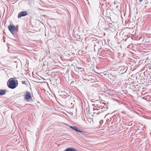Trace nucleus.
<instances>
[{"label":"nucleus","instance_id":"nucleus-1","mask_svg":"<svg viewBox=\"0 0 151 151\" xmlns=\"http://www.w3.org/2000/svg\"><path fill=\"white\" fill-rule=\"evenodd\" d=\"M18 85V82L17 80L13 78H10V88L14 89Z\"/></svg>","mask_w":151,"mask_h":151},{"label":"nucleus","instance_id":"nucleus-2","mask_svg":"<svg viewBox=\"0 0 151 151\" xmlns=\"http://www.w3.org/2000/svg\"><path fill=\"white\" fill-rule=\"evenodd\" d=\"M18 30V28L13 25H10V32L14 37L16 36V33Z\"/></svg>","mask_w":151,"mask_h":151},{"label":"nucleus","instance_id":"nucleus-3","mask_svg":"<svg viewBox=\"0 0 151 151\" xmlns=\"http://www.w3.org/2000/svg\"><path fill=\"white\" fill-rule=\"evenodd\" d=\"M24 98L27 101H29L32 99L31 93L29 92H27L24 95Z\"/></svg>","mask_w":151,"mask_h":151},{"label":"nucleus","instance_id":"nucleus-4","mask_svg":"<svg viewBox=\"0 0 151 151\" xmlns=\"http://www.w3.org/2000/svg\"><path fill=\"white\" fill-rule=\"evenodd\" d=\"M70 128L72 129L73 130L75 131L76 132H78L80 133H81L82 134H84V132L82 131H80L78 130V128L76 127L70 126Z\"/></svg>","mask_w":151,"mask_h":151},{"label":"nucleus","instance_id":"nucleus-5","mask_svg":"<svg viewBox=\"0 0 151 151\" xmlns=\"http://www.w3.org/2000/svg\"><path fill=\"white\" fill-rule=\"evenodd\" d=\"M27 15V13L26 11H22L19 13L18 17L20 18L24 16Z\"/></svg>","mask_w":151,"mask_h":151},{"label":"nucleus","instance_id":"nucleus-6","mask_svg":"<svg viewBox=\"0 0 151 151\" xmlns=\"http://www.w3.org/2000/svg\"><path fill=\"white\" fill-rule=\"evenodd\" d=\"M64 151H77L74 148H67Z\"/></svg>","mask_w":151,"mask_h":151},{"label":"nucleus","instance_id":"nucleus-7","mask_svg":"<svg viewBox=\"0 0 151 151\" xmlns=\"http://www.w3.org/2000/svg\"><path fill=\"white\" fill-rule=\"evenodd\" d=\"M5 94V91L4 90H0V95H3Z\"/></svg>","mask_w":151,"mask_h":151},{"label":"nucleus","instance_id":"nucleus-8","mask_svg":"<svg viewBox=\"0 0 151 151\" xmlns=\"http://www.w3.org/2000/svg\"><path fill=\"white\" fill-rule=\"evenodd\" d=\"M7 85L9 88V79L8 80L7 82Z\"/></svg>","mask_w":151,"mask_h":151},{"label":"nucleus","instance_id":"nucleus-9","mask_svg":"<svg viewBox=\"0 0 151 151\" xmlns=\"http://www.w3.org/2000/svg\"><path fill=\"white\" fill-rule=\"evenodd\" d=\"M9 28H10L9 25L8 26V28L9 30Z\"/></svg>","mask_w":151,"mask_h":151},{"label":"nucleus","instance_id":"nucleus-10","mask_svg":"<svg viewBox=\"0 0 151 151\" xmlns=\"http://www.w3.org/2000/svg\"><path fill=\"white\" fill-rule=\"evenodd\" d=\"M5 39H6V37L4 39V42H5Z\"/></svg>","mask_w":151,"mask_h":151},{"label":"nucleus","instance_id":"nucleus-11","mask_svg":"<svg viewBox=\"0 0 151 151\" xmlns=\"http://www.w3.org/2000/svg\"><path fill=\"white\" fill-rule=\"evenodd\" d=\"M25 81H22V83H24V82Z\"/></svg>","mask_w":151,"mask_h":151},{"label":"nucleus","instance_id":"nucleus-12","mask_svg":"<svg viewBox=\"0 0 151 151\" xmlns=\"http://www.w3.org/2000/svg\"><path fill=\"white\" fill-rule=\"evenodd\" d=\"M8 48H9V46H8Z\"/></svg>","mask_w":151,"mask_h":151},{"label":"nucleus","instance_id":"nucleus-13","mask_svg":"<svg viewBox=\"0 0 151 151\" xmlns=\"http://www.w3.org/2000/svg\"><path fill=\"white\" fill-rule=\"evenodd\" d=\"M140 1H142V0H140Z\"/></svg>","mask_w":151,"mask_h":151}]
</instances>
